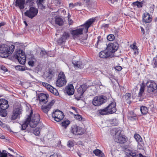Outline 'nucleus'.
I'll return each mask as SVG.
<instances>
[{
	"instance_id": "nucleus-1",
	"label": "nucleus",
	"mask_w": 157,
	"mask_h": 157,
	"mask_svg": "<svg viewBox=\"0 0 157 157\" xmlns=\"http://www.w3.org/2000/svg\"><path fill=\"white\" fill-rule=\"evenodd\" d=\"M95 18H92L87 20L85 23L79 27L76 28L74 30L71 31V33L73 37H78L83 34V32L84 33H87L89 28L91 25L95 21Z\"/></svg>"
},
{
	"instance_id": "nucleus-2",
	"label": "nucleus",
	"mask_w": 157,
	"mask_h": 157,
	"mask_svg": "<svg viewBox=\"0 0 157 157\" xmlns=\"http://www.w3.org/2000/svg\"><path fill=\"white\" fill-rule=\"evenodd\" d=\"M122 130L120 128H114L110 131L112 135L113 136L114 140L118 143L123 144L128 140L127 137L125 135H121Z\"/></svg>"
},
{
	"instance_id": "nucleus-3",
	"label": "nucleus",
	"mask_w": 157,
	"mask_h": 157,
	"mask_svg": "<svg viewBox=\"0 0 157 157\" xmlns=\"http://www.w3.org/2000/svg\"><path fill=\"white\" fill-rule=\"evenodd\" d=\"M15 46L13 45L8 46L6 44L0 45V52L1 53V57L6 58L11 54L14 50Z\"/></svg>"
},
{
	"instance_id": "nucleus-4",
	"label": "nucleus",
	"mask_w": 157,
	"mask_h": 157,
	"mask_svg": "<svg viewBox=\"0 0 157 157\" xmlns=\"http://www.w3.org/2000/svg\"><path fill=\"white\" fill-rule=\"evenodd\" d=\"M29 117L30 126L31 127H36L39 122L40 116L38 113L33 114V111L31 110L29 115L27 118Z\"/></svg>"
},
{
	"instance_id": "nucleus-5",
	"label": "nucleus",
	"mask_w": 157,
	"mask_h": 157,
	"mask_svg": "<svg viewBox=\"0 0 157 157\" xmlns=\"http://www.w3.org/2000/svg\"><path fill=\"white\" fill-rule=\"evenodd\" d=\"M67 80L65 75L63 72L61 71L59 73L56 82V86L59 87H61L66 85Z\"/></svg>"
},
{
	"instance_id": "nucleus-6",
	"label": "nucleus",
	"mask_w": 157,
	"mask_h": 157,
	"mask_svg": "<svg viewBox=\"0 0 157 157\" xmlns=\"http://www.w3.org/2000/svg\"><path fill=\"white\" fill-rule=\"evenodd\" d=\"M147 91L149 93L153 94L157 92V84L153 80L148 81L146 83Z\"/></svg>"
},
{
	"instance_id": "nucleus-7",
	"label": "nucleus",
	"mask_w": 157,
	"mask_h": 157,
	"mask_svg": "<svg viewBox=\"0 0 157 157\" xmlns=\"http://www.w3.org/2000/svg\"><path fill=\"white\" fill-rule=\"evenodd\" d=\"M87 88V86L85 84L81 85L80 87L77 89V93L75 95V98L78 100H79L83 97V94Z\"/></svg>"
},
{
	"instance_id": "nucleus-8",
	"label": "nucleus",
	"mask_w": 157,
	"mask_h": 157,
	"mask_svg": "<svg viewBox=\"0 0 157 157\" xmlns=\"http://www.w3.org/2000/svg\"><path fill=\"white\" fill-rule=\"evenodd\" d=\"M107 98L104 96H96L93 99L92 103L95 106H99L106 102Z\"/></svg>"
},
{
	"instance_id": "nucleus-9",
	"label": "nucleus",
	"mask_w": 157,
	"mask_h": 157,
	"mask_svg": "<svg viewBox=\"0 0 157 157\" xmlns=\"http://www.w3.org/2000/svg\"><path fill=\"white\" fill-rule=\"evenodd\" d=\"M15 57L19 63L23 65L25 64L26 62V56L25 52L21 50H18L16 54Z\"/></svg>"
},
{
	"instance_id": "nucleus-10",
	"label": "nucleus",
	"mask_w": 157,
	"mask_h": 157,
	"mask_svg": "<svg viewBox=\"0 0 157 157\" xmlns=\"http://www.w3.org/2000/svg\"><path fill=\"white\" fill-rule=\"evenodd\" d=\"M38 13V10L36 8L31 6L29 10H26L24 14L25 16L30 18L32 19L36 16Z\"/></svg>"
},
{
	"instance_id": "nucleus-11",
	"label": "nucleus",
	"mask_w": 157,
	"mask_h": 157,
	"mask_svg": "<svg viewBox=\"0 0 157 157\" xmlns=\"http://www.w3.org/2000/svg\"><path fill=\"white\" fill-rule=\"evenodd\" d=\"M64 117L63 113L59 110H56L52 113V117L54 118L55 121L57 122H59L63 119Z\"/></svg>"
},
{
	"instance_id": "nucleus-12",
	"label": "nucleus",
	"mask_w": 157,
	"mask_h": 157,
	"mask_svg": "<svg viewBox=\"0 0 157 157\" xmlns=\"http://www.w3.org/2000/svg\"><path fill=\"white\" fill-rule=\"evenodd\" d=\"M71 132L75 135H78L84 134V130L82 128L75 125L72 127Z\"/></svg>"
},
{
	"instance_id": "nucleus-13",
	"label": "nucleus",
	"mask_w": 157,
	"mask_h": 157,
	"mask_svg": "<svg viewBox=\"0 0 157 157\" xmlns=\"http://www.w3.org/2000/svg\"><path fill=\"white\" fill-rule=\"evenodd\" d=\"M116 103L113 101L110 103L109 105L106 107L109 114L114 113L117 111L116 108Z\"/></svg>"
},
{
	"instance_id": "nucleus-14",
	"label": "nucleus",
	"mask_w": 157,
	"mask_h": 157,
	"mask_svg": "<svg viewBox=\"0 0 157 157\" xmlns=\"http://www.w3.org/2000/svg\"><path fill=\"white\" fill-rule=\"evenodd\" d=\"M118 48V47L116 44L109 43L107 45L106 50L111 54L116 52Z\"/></svg>"
},
{
	"instance_id": "nucleus-15",
	"label": "nucleus",
	"mask_w": 157,
	"mask_h": 157,
	"mask_svg": "<svg viewBox=\"0 0 157 157\" xmlns=\"http://www.w3.org/2000/svg\"><path fill=\"white\" fill-rule=\"evenodd\" d=\"M55 102V101L54 100H53L46 105H42L41 106V109L45 113H47Z\"/></svg>"
},
{
	"instance_id": "nucleus-16",
	"label": "nucleus",
	"mask_w": 157,
	"mask_h": 157,
	"mask_svg": "<svg viewBox=\"0 0 157 157\" xmlns=\"http://www.w3.org/2000/svg\"><path fill=\"white\" fill-rule=\"evenodd\" d=\"M48 95L43 93H40L38 95V98L40 101L44 103H46L48 101Z\"/></svg>"
},
{
	"instance_id": "nucleus-17",
	"label": "nucleus",
	"mask_w": 157,
	"mask_h": 157,
	"mask_svg": "<svg viewBox=\"0 0 157 157\" xmlns=\"http://www.w3.org/2000/svg\"><path fill=\"white\" fill-rule=\"evenodd\" d=\"M21 113V109L19 108H15L13 110V114L12 115L11 119L12 120L16 119Z\"/></svg>"
},
{
	"instance_id": "nucleus-18",
	"label": "nucleus",
	"mask_w": 157,
	"mask_h": 157,
	"mask_svg": "<svg viewBox=\"0 0 157 157\" xmlns=\"http://www.w3.org/2000/svg\"><path fill=\"white\" fill-rule=\"evenodd\" d=\"M143 21L146 23H149L152 20L151 16L148 13H144L142 16Z\"/></svg>"
},
{
	"instance_id": "nucleus-19",
	"label": "nucleus",
	"mask_w": 157,
	"mask_h": 157,
	"mask_svg": "<svg viewBox=\"0 0 157 157\" xmlns=\"http://www.w3.org/2000/svg\"><path fill=\"white\" fill-rule=\"evenodd\" d=\"M65 90L69 95H73L74 92V87L72 84H70L67 86L65 88Z\"/></svg>"
},
{
	"instance_id": "nucleus-20",
	"label": "nucleus",
	"mask_w": 157,
	"mask_h": 157,
	"mask_svg": "<svg viewBox=\"0 0 157 157\" xmlns=\"http://www.w3.org/2000/svg\"><path fill=\"white\" fill-rule=\"evenodd\" d=\"M111 55L107 50H105L101 51L99 53V56L101 58L106 59Z\"/></svg>"
},
{
	"instance_id": "nucleus-21",
	"label": "nucleus",
	"mask_w": 157,
	"mask_h": 157,
	"mask_svg": "<svg viewBox=\"0 0 157 157\" xmlns=\"http://www.w3.org/2000/svg\"><path fill=\"white\" fill-rule=\"evenodd\" d=\"M25 0H16L15 6L18 7L21 10H23L25 8Z\"/></svg>"
},
{
	"instance_id": "nucleus-22",
	"label": "nucleus",
	"mask_w": 157,
	"mask_h": 157,
	"mask_svg": "<svg viewBox=\"0 0 157 157\" xmlns=\"http://www.w3.org/2000/svg\"><path fill=\"white\" fill-rule=\"evenodd\" d=\"M9 107L8 101L4 99H0V109H7Z\"/></svg>"
},
{
	"instance_id": "nucleus-23",
	"label": "nucleus",
	"mask_w": 157,
	"mask_h": 157,
	"mask_svg": "<svg viewBox=\"0 0 157 157\" xmlns=\"http://www.w3.org/2000/svg\"><path fill=\"white\" fill-rule=\"evenodd\" d=\"M128 119L130 121H133L137 119L136 115L132 111L129 112L127 115Z\"/></svg>"
},
{
	"instance_id": "nucleus-24",
	"label": "nucleus",
	"mask_w": 157,
	"mask_h": 157,
	"mask_svg": "<svg viewBox=\"0 0 157 157\" xmlns=\"http://www.w3.org/2000/svg\"><path fill=\"white\" fill-rule=\"evenodd\" d=\"M130 48L133 52V54L134 55L136 56L139 54V48L136 46V42H134L132 44L130 45Z\"/></svg>"
},
{
	"instance_id": "nucleus-25",
	"label": "nucleus",
	"mask_w": 157,
	"mask_h": 157,
	"mask_svg": "<svg viewBox=\"0 0 157 157\" xmlns=\"http://www.w3.org/2000/svg\"><path fill=\"white\" fill-rule=\"evenodd\" d=\"M145 85L144 82L140 84V88L139 92L138 94L139 97H141L144 92Z\"/></svg>"
},
{
	"instance_id": "nucleus-26",
	"label": "nucleus",
	"mask_w": 157,
	"mask_h": 157,
	"mask_svg": "<svg viewBox=\"0 0 157 157\" xmlns=\"http://www.w3.org/2000/svg\"><path fill=\"white\" fill-rule=\"evenodd\" d=\"M97 114L100 115L109 114L106 107L104 109L98 110L97 111Z\"/></svg>"
},
{
	"instance_id": "nucleus-27",
	"label": "nucleus",
	"mask_w": 157,
	"mask_h": 157,
	"mask_svg": "<svg viewBox=\"0 0 157 157\" xmlns=\"http://www.w3.org/2000/svg\"><path fill=\"white\" fill-rule=\"evenodd\" d=\"M72 63L75 67L78 68H81L82 67V63L80 61L73 60L72 61Z\"/></svg>"
},
{
	"instance_id": "nucleus-28",
	"label": "nucleus",
	"mask_w": 157,
	"mask_h": 157,
	"mask_svg": "<svg viewBox=\"0 0 157 157\" xmlns=\"http://www.w3.org/2000/svg\"><path fill=\"white\" fill-rule=\"evenodd\" d=\"M29 124L30 125L29 117L27 118L26 120L21 125V129L23 130H25Z\"/></svg>"
},
{
	"instance_id": "nucleus-29",
	"label": "nucleus",
	"mask_w": 157,
	"mask_h": 157,
	"mask_svg": "<svg viewBox=\"0 0 157 157\" xmlns=\"http://www.w3.org/2000/svg\"><path fill=\"white\" fill-rule=\"evenodd\" d=\"M55 22L56 24L59 26H62L63 25V21L61 18L59 17H58L57 16H56L55 17Z\"/></svg>"
},
{
	"instance_id": "nucleus-30",
	"label": "nucleus",
	"mask_w": 157,
	"mask_h": 157,
	"mask_svg": "<svg viewBox=\"0 0 157 157\" xmlns=\"http://www.w3.org/2000/svg\"><path fill=\"white\" fill-rule=\"evenodd\" d=\"M93 153L96 155L98 156L105 157L104 154L99 149H96L93 151Z\"/></svg>"
},
{
	"instance_id": "nucleus-31",
	"label": "nucleus",
	"mask_w": 157,
	"mask_h": 157,
	"mask_svg": "<svg viewBox=\"0 0 157 157\" xmlns=\"http://www.w3.org/2000/svg\"><path fill=\"white\" fill-rule=\"evenodd\" d=\"M127 157H145L143 156V155L141 153H140L139 155L136 154L135 152H130L129 154L127 155Z\"/></svg>"
},
{
	"instance_id": "nucleus-32",
	"label": "nucleus",
	"mask_w": 157,
	"mask_h": 157,
	"mask_svg": "<svg viewBox=\"0 0 157 157\" xmlns=\"http://www.w3.org/2000/svg\"><path fill=\"white\" fill-rule=\"evenodd\" d=\"M134 137L138 144H142L143 142L142 139L139 134L135 133L134 134Z\"/></svg>"
},
{
	"instance_id": "nucleus-33",
	"label": "nucleus",
	"mask_w": 157,
	"mask_h": 157,
	"mask_svg": "<svg viewBox=\"0 0 157 157\" xmlns=\"http://www.w3.org/2000/svg\"><path fill=\"white\" fill-rule=\"evenodd\" d=\"M144 2V0H143L141 2L136 1L133 2L132 5L133 6H136L138 8H140L142 7Z\"/></svg>"
},
{
	"instance_id": "nucleus-34",
	"label": "nucleus",
	"mask_w": 157,
	"mask_h": 157,
	"mask_svg": "<svg viewBox=\"0 0 157 157\" xmlns=\"http://www.w3.org/2000/svg\"><path fill=\"white\" fill-rule=\"evenodd\" d=\"M124 100L127 103L130 104L131 103V94L130 93H127L124 95Z\"/></svg>"
},
{
	"instance_id": "nucleus-35",
	"label": "nucleus",
	"mask_w": 157,
	"mask_h": 157,
	"mask_svg": "<svg viewBox=\"0 0 157 157\" xmlns=\"http://www.w3.org/2000/svg\"><path fill=\"white\" fill-rule=\"evenodd\" d=\"M140 111L141 114L146 115L148 113V109L145 106H142L140 108Z\"/></svg>"
},
{
	"instance_id": "nucleus-36",
	"label": "nucleus",
	"mask_w": 157,
	"mask_h": 157,
	"mask_svg": "<svg viewBox=\"0 0 157 157\" xmlns=\"http://www.w3.org/2000/svg\"><path fill=\"white\" fill-rule=\"evenodd\" d=\"M151 65L153 68H157V55L153 58L151 62Z\"/></svg>"
},
{
	"instance_id": "nucleus-37",
	"label": "nucleus",
	"mask_w": 157,
	"mask_h": 157,
	"mask_svg": "<svg viewBox=\"0 0 157 157\" xmlns=\"http://www.w3.org/2000/svg\"><path fill=\"white\" fill-rule=\"evenodd\" d=\"M31 60L28 62V64L29 66L33 67L34 65V62L36 61V59L34 56L31 57Z\"/></svg>"
},
{
	"instance_id": "nucleus-38",
	"label": "nucleus",
	"mask_w": 157,
	"mask_h": 157,
	"mask_svg": "<svg viewBox=\"0 0 157 157\" xmlns=\"http://www.w3.org/2000/svg\"><path fill=\"white\" fill-rule=\"evenodd\" d=\"M49 91L55 95L58 96L59 95V93L57 90L52 86Z\"/></svg>"
},
{
	"instance_id": "nucleus-39",
	"label": "nucleus",
	"mask_w": 157,
	"mask_h": 157,
	"mask_svg": "<svg viewBox=\"0 0 157 157\" xmlns=\"http://www.w3.org/2000/svg\"><path fill=\"white\" fill-rule=\"evenodd\" d=\"M6 109H0V115L2 117H5L7 116Z\"/></svg>"
},
{
	"instance_id": "nucleus-40",
	"label": "nucleus",
	"mask_w": 157,
	"mask_h": 157,
	"mask_svg": "<svg viewBox=\"0 0 157 157\" xmlns=\"http://www.w3.org/2000/svg\"><path fill=\"white\" fill-rule=\"evenodd\" d=\"M70 36V33L68 32H65L63 33L62 37L65 40Z\"/></svg>"
},
{
	"instance_id": "nucleus-41",
	"label": "nucleus",
	"mask_w": 157,
	"mask_h": 157,
	"mask_svg": "<svg viewBox=\"0 0 157 157\" xmlns=\"http://www.w3.org/2000/svg\"><path fill=\"white\" fill-rule=\"evenodd\" d=\"M42 85L46 88L48 91L52 88V86L48 83L42 82Z\"/></svg>"
},
{
	"instance_id": "nucleus-42",
	"label": "nucleus",
	"mask_w": 157,
	"mask_h": 157,
	"mask_svg": "<svg viewBox=\"0 0 157 157\" xmlns=\"http://www.w3.org/2000/svg\"><path fill=\"white\" fill-rule=\"evenodd\" d=\"M45 0H37L36 3L39 7L43 6V4Z\"/></svg>"
},
{
	"instance_id": "nucleus-43",
	"label": "nucleus",
	"mask_w": 157,
	"mask_h": 157,
	"mask_svg": "<svg viewBox=\"0 0 157 157\" xmlns=\"http://www.w3.org/2000/svg\"><path fill=\"white\" fill-rule=\"evenodd\" d=\"M70 121L68 120H65L62 123V125L63 126L66 128L67 126L69 124Z\"/></svg>"
},
{
	"instance_id": "nucleus-44",
	"label": "nucleus",
	"mask_w": 157,
	"mask_h": 157,
	"mask_svg": "<svg viewBox=\"0 0 157 157\" xmlns=\"http://www.w3.org/2000/svg\"><path fill=\"white\" fill-rule=\"evenodd\" d=\"M97 39L98 40L97 42L95 44V47L96 48H98V44L102 42V38L101 37V36H99L97 37Z\"/></svg>"
},
{
	"instance_id": "nucleus-45",
	"label": "nucleus",
	"mask_w": 157,
	"mask_h": 157,
	"mask_svg": "<svg viewBox=\"0 0 157 157\" xmlns=\"http://www.w3.org/2000/svg\"><path fill=\"white\" fill-rule=\"evenodd\" d=\"M107 39L109 41L113 40L115 38L113 34H109L107 37Z\"/></svg>"
},
{
	"instance_id": "nucleus-46",
	"label": "nucleus",
	"mask_w": 157,
	"mask_h": 157,
	"mask_svg": "<svg viewBox=\"0 0 157 157\" xmlns=\"http://www.w3.org/2000/svg\"><path fill=\"white\" fill-rule=\"evenodd\" d=\"M40 133V128H37L33 131V133L36 136L38 135Z\"/></svg>"
},
{
	"instance_id": "nucleus-47",
	"label": "nucleus",
	"mask_w": 157,
	"mask_h": 157,
	"mask_svg": "<svg viewBox=\"0 0 157 157\" xmlns=\"http://www.w3.org/2000/svg\"><path fill=\"white\" fill-rule=\"evenodd\" d=\"M6 152V151L4 150H2V152L0 151V157H7L8 153Z\"/></svg>"
},
{
	"instance_id": "nucleus-48",
	"label": "nucleus",
	"mask_w": 157,
	"mask_h": 157,
	"mask_svg": "<svg viewBox=\"0 0 157 157\" xmlns=\"http://www.w3.org/2000/svg\"><path fill=\"white\" fill-rule=\"evenodd\" d=\"M74 118L76 120H78L79 121H81L82 120V116L79 114H78V113L75 114Z\"/></svg>"
},
{
	"instance_id": "nucleus-49",
	"label": "nucleus",
	"mask_w": 157,
	"mask_h": 157,
	"mask_svg": "<svg viewBox=\"0 0 157 157\" xmlns=\"http://www.w3.org/2000/svg\"><path fill=\"white\" fill-rule=\"evenodd\" d=\"M16 69L17 70L21 71H25L26 70L24 67L21 66H17L16 67Z\"/></svg>"
},
{
	"instance_id": "nucleus-50",
	"label": "nucleus",
	"mask_w": 157,
	"mask_h": 157,
	"mask_svg": "<svg viewBox=\"0 0 157 157\" xmlns=\"http://www.w3.org/2000/svg\"><path fill=\"white\" fill-rule=\"evenodd\" d=\"M74 140H69L67 142V146L68 147L71 148L74 145Z\"/></svg>"
},
{
	"instance_id": "nucleus-51",
	"label": "nucleus",
	"mask_w": 157,
	"mask_h": 157,
	"mask_svg": "<svg viewBox=\"0 0 157 157\" xmlns=\"http://www.w3.org/2000/svg\"><path fill=\"white\" fill-rule=\"evenodd\" d=\"M26 3L30 6H33L34 4V0H26Z\"/></svg>"
},
{
	"instance_id": "nucleus-52",
	"label": "nucleus",
	"mask_w": 157,
	"mask_h": 157,
	"mask_svg": "<svg viewBox=\"0 0 157 157\" xmlns=\"http://www.w3.org/2000/svg\"><path fill=\"white\" fill-rule=\"evenodd\" d=\"M66 40H65L63 37H62L60 38H59L58 40L57 43L58 44H62L64 42H65Z\"/></svg>"
},
{
	"instance_id": "nucleus-53",
	"label": "nucleus",
	"mask_w": 157,
	"mask_h": 157,
	"mask_svg": "<svg viewBox=\"0 0 157 157\" xmlns=\"http://www.w3.org/2000/svg\"><path fill=\"white\" fill-rule=\"evenodd\" d=\"M42 57H44L45 55H47V52L45 50H41L40 54Z\"/></svg>"
},
{
	"instance_id": "nucleus-54",
	"label": "nucleus",
	"mask_w": 157,
	"mask_h": 157,
	"mask_svg": "<svg viewBox=\"0 0 157 157\" xmlns=\"http://www.w3.org/2000/svg\"><path fill=\"white\" fill-rule=\"evenodd\" d=\"M81 4V3L79 4L78 3H75V4H74L72 3H71L69 4V6L70 7H71L72 8H73L75 6L77 5L78 4H79V6H80Z\"/></svg>"
},
{
	"instance_id": "nucleus-55",
	"label": "nucleus",
	"mask_w": 157,
	"mask_h": 157,
	"mask_svg": "<svg viewBox=\"0 0 157 157\" xmlns=\"http://www.w3.org/2000/svg\"><path fill=\"white\" fill-rule=\"evenodd\" d=\"M71 108L72 110H74V111L76 113L78 114V108H76L75 107H71Z\"/></svg>"
},
{
	"instance_id": "nucleus-56",
	"label": "nucleus",
	"mask_w": 157,
	"mask_h": 157,
	"mask_svg": "<svg viewBox=\"0 0 157 157\" xmlns=\"http://www.w3.org/2000/svg\"><path fill=\"white\" fill-rule=\"evenodd\" d=\"M1 70L3 71L4 72H6L8 70L7 68L4 66H2L0 67Z\"/></svg>"
},
{
	"instance_id": "nucleus-57",
	"label": "nucleus",
	"mask_w": 157,
	"mask_h": 157,
	"mask_svg": "<svg viewBox=\"0 0 157 157\" xmlns=\"http://www.w3.org/2000/svg\"><path fill=\"white\" fill-rule=\"evenodd\" d=\"M115 69L118 71H121L122 70V68L120 66H117L115 67Z\"/></svg>"
},
{
	"instance_id": "nucleus-58",
	"label": "nucleus",
	"mask_w": 157,
	"mask_h": 157,
	"mask_svg": "<svg viewBox=\"0 0 157 157\" xmlns=\"http://www.w3.org/2000/svg\"><path fill=\"white\" fill-rule=\"evenodd\" d=\"M102 27L104 28H108L109 27V25L108 24H103L102 25Z\"/></svg>"
},
{
	"instance_id": "nucleus-59",
	"label": "nucleus",
	"mask_w": 157,
	"mask_h": 157,
	"mask_svg": "<svg viewBox=\"0 0 157 157\" xmlns=\"http://www.w3.org/2000/svg\"><path fill=\"white\" fill-rule=\"evenodd\" d=\"M6 22L4 21H2L0 23V28L2 26H4L6 25Z\"/></svg>"
},
{
	"instance_id": "nucleus-60",
	"label": "nucleus",
	"mask_w": 157,
	"mask_h": 157,
	"mask_svg": "<svg viewBox=\"0 0 157 157\" xmlns=\"http://www.w3.org/2000/svg\"><path fill=\"white\" fill-rule=\"evenodd\" d=\"M73 23V21L72 20H69L68 24L69 25H71Z\"/></svg>"
},
{
	"instance_id": "nucleus-61",
	"label": "nucleus",
	"mask_w": 157,
	"mask_h": 157,
	"mask_svg": "<svg viewBox=\"0 0 157 157\" xmlns=\"http://www.w3.org/2000/svg\"><path fill=\"white\" fill-rule=\"evenodd\" d=\"M140 28L142 32L143 33V34L144 35L145 34V31L144 29L142 27H141Z\"/></svg>"
},
{
	"instance_id": "nucleus-62",
	"label": "nucleus",
	"mask_w": 157,
	"mask_h": 157,
	"mask_svg": "<svg viewBox=\"0 0 157 157\" xmlns=\"http://www.w3.org/2000/svg\"><path fill=\"white\" fill-rule=\"evenodd\" d=\"M7 157H15L14 156L11 155L9 153H8V155Z\"/></svg>"
},
{
	"instance_id": "nucleus-63",
	"label": "nucleus",
	"mask_w": 157,
	"mask_h": 157,
	"mask_svg": "<svg viewBox=\"0 0 157 157\" xmlns=\"http://www.w3.org/2000/svg\"><path fill=\"white\" fill-rule=\"evenodd\" d=\"M5 138V136L2 134H0V138L1 139H4Z\"/></svg>"
},
{
	"instance_id": "nucleus-64",
	"label": "nucleus",
	"mask_w": 157,
	"mask_h": 157,
	"mask_svg": "<svg viewBox=\"0 0 157 157\" xmlns=\"http://www.w3.org/2000/svg\"><path fill=\"white\" fill-rule=\"evenodd\" d=\"M24 23L25 25L26 26H27L28 25V24L25 21H24Z\"/></svg>"
}]
</instances>
